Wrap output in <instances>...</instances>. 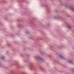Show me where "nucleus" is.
<instances>
[{"label": "nucleus", "mask_w": 74, "mask_h": 74, "mask_svg": "<svg viewBox=\"0 0 74 74\" xmlns=\"http://www.w3.org/2000/svg\"><path fill=\"white\" fill-rule=\"evenodd\" d=\"M70 10H71L72 11H74V9L73 8H70Z\"/></svg>", "instance_id": "obj_1"}, {"label": "nucleus", "mask_w": 74, "mask_h": 74, "mask_svg": "<svg viewBox=\"0 0 74 74\" xmlns=\"http://www.w3.org/2000/svg\"><path fill=\"white\" fill-rule=\"evenodd\" d=\"M4 58H5L4 57H3L1 58L2 59H4Z\"/></svg>", "instance_id": "obj_4"}, {"label": "nucleus", "mask_w": 74, "mask_h": 74, "mask_svg": "<svg viewBox=\"0 0 74 74\" xmlns=\"http://www.w3.org/2000/svg\"><path fill=\"white\" fill-rule=\"evenodd\" d=\"M36 59H38V60H40V59H41V58H36Z\"/></svg>", "instance_id": "obj_3"}, {"label": "nucleus", "mask_w": 74, "mask_h": 74, "mask_svg": "<svg viewBox=\"0 0 74 74\" xmlns=\"http://www.w3.org/2000/svg\"><path fill=\"white\" fill-rule=\"evenodd\" d=\"M70 63H71V62H70Z\"/></svg>", "instance_id": "obj_5"}, {"label": "nucleus", "mask_w": 74, "mask_h": 74, "mask_svg": "<svg viewBox=\"0 0 74 74\" xmlns=\"http://www.w3.org/2000/svg\"><path fill=\"white\" fill-rule=\"evenodd\" d=\"M67 27L68 28H71V27H70V25H68L67 26Z\"/></svg>", "instance_id": "obj_2"}]
</instances>
